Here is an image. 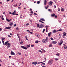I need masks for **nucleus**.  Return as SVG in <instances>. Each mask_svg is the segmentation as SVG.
<instances>
[{"mask_svg": "<svg viewBox=\"0 0 67 67\" xmlns=\"http://www.w3.org/2000/svg\"><path fill=\"white\" fill-rule=\"evenodd\" d=\"M46 40H47V41L48 40V37H46Z\"/></svg>", "mask_w": 67, "mask_h": 67, "instance_id": "3c124183", "label": "nucleus"}, {"mask_svg": "<svg viewBox=\"0 0 67 67\" xmlns=\"http://www.w3.org/2000/svg\"><path fill=\"white\" fill-rule=\"evenodd\" d=\"M29 33H30L31 34H33V33L32 32H31L30 31H29Z\"/></svg>", "mask_w": 67, "mask_h": 67, "instance_id": "79ce46f5", "label": "nucleus"}, {"mask_svg": "<svg viewBox=\"0 0 67 67\" xmlns=\"http://www.w3.org/2000/svg\"><path fill=\"white\" fill-rule=\"evenodd\" d=\"M59 36H62V34H59Z\"/></svg>", "mask_w": 67, "mask_h": 67, "instance_id": "338daca9", "label": "nucleus"}, {"mask_svg": "<svg viewBox=\"0 0 67 67\" xmlns=\"http://www.w3.org/2000/svg\"><path fill=\"white\" fill-rule=\"evenodd\" d=\"M33 11H32L31 12V13H33Z\"/></svg>", "mask_w": 67, "mask_h": 67, "instance_id": "774afa93", "label": "nucleus"}, {"mask_svg": "<svg viewBox=\"0 0 67 67\" xmlns=\"http://www.w3.org/2000/svg\"><path fill=\"white\" fill-rule=\"evenodd\" d=\"M26 26H27V25H29V23H28L26 24Z\"/></svg>", "mask_w": 67, "mask_h": 67, "instance_id": "cd10ccee", "label": "nucleus"}, {"mask_svg": "<svg viewBox=\"0 0 67 67\" xmlns=\"http://www.w3.org/2000/svg\"><path fill=\"white\" fill-rule=\"evenodd\" d=\"M44 5H46V2H47V1L46 0H44Z\"/></svg>", "mask_w": 67, "mask_h": 67, "instance_id": "ddd939ff", "label": "nucleus"}, {"mask_svg": "<svg viewBox=\"0 0 67 67\" xmlns=\"http://www.w3.org/2000/svg\"><path fill=\"white\" fill-rule=\"evenodd\" d=\"M37 62H33L32 63V64H33V65H36V64H37Z\"/></svg>", "mask_w": 67, "mask_h": 67, "instance_id": "f8f14e48", "label": "nucleus"}, {"mask_svg": "<svg viewBox=\"0 0 67 67\" xmlns=\"http://www.w3.org/2000/svg\"><path fill=\"white\" fill-rule=\"evenodd\" d=\"M53 2H52L51 1H50L49 3V5H52V3H53Z\"/></svg>", "mask_w": 67, "mask_h": 67, "instance_id": "6e6552de", "label": "nucleus"}, {"mask_svg": "<svg viewBox=\"0 0 67 67\" xmlns=\"http://www.w3.org/2000/svg\"><path fill=\"white\" fill-rule=\"evenodd\" d=\"M52 43L53 44H55L57 43V42H56V41H52Z\"/></svg>", "mask_w": 67, "mask_h": 67, "instance_id": "4468645a", "label": "nucleus"}, {"mask_svg": "<svg viewBox=\"0 0 67 67\" xmlns=\"http://www.w3.org/2000/svg\"><path fill=\"white\" fill-rule=\"evenodd\" d=\"M2 20H4V19L3 18H2Z\"/></svg>", "mask_w": 67, "mask_h": 67, "instance_id": "5fc2aeb1", "label": "nucleus"}, {"mask_svg": "<svg viewBox=\"0 0 67 67\" xmlns=\"http://www.w3.org/2000/svg\"><path fill=\"white\" fill-rule=\"evenodd\" d=\"M23 42H20V44H22V43H23Z\"/></svg>", "mask_w": 67, "mask_h": 67, "instance_id": "8fccbe9b", "label": "nucleus"}, {"mask_svg": "<svg viewBox=\"0 0 67 67\" xmlns=\"http://www.w3.org/2000/svg\"><path fill=\"white\" fill-rule=\"evenodd\" d=\"M61 11H63H63H64V10L63 9V8H62L61 9Z\"/></svg>", "mask_w": 67, "mask_h": 67, "instance_id": "c756f323", "label": "nucleus"}, {"mask_svg": "<svg viewBox=\"0 0 67 67\" xmlns=\"http://www.w3.org/2000/svg\"><path fill=\"white\" fill-rule=\"evenodd\" d=\"M51 16H52V17H54V16L55 15V14H54V13H53L51 14Z\"/></svg>", "mask_w": 67, "mask_h": 67, "instance_id": "dca6fc26", "label": "nucleus"}, {"mask_svg": "<svg viewBox=\"0 0 67 67\" xmlns=\"http://www.w3.org/2000/svg\"><path fill=\"white\" fill-rule=\"evenodd\" d=\"M42 62H38L37 63V64H40V63H41Z\"/></svg>", "mask_w": 67, "mask_h": 67, "instance_id": "4c0bfd02", "label": "nucleus"}, {"mask_svg": "<svg viewBox=\"0 0 67 67\" xmlns=\"http://www.w3.org/2000/svg\"><path fill=\"white\" fill-rule=\"evenodd\" d=\"M52 44L51 43L49 45V47H52Z\"/></svg>", "mask_w": 67, "mask_h": 67, "instance_id": "a211bd4d", "label": "nucleus"}, {"mask_svg": "<svg viewBox=\"0 0 67 67\" xmlns=\"http://www.w3.org/2000/svg\"><path fill=\"white\" fill-rule=\"evenodd\" d=\"M54 61V60L53 59H52L49 60L48 62V64H52V63H53V61Z\"/></svg>", "mask_w": 67, "mask_h": 67, "instance_id": "f03ea898", "label": "nucleus"}, {"mask_svg": "<svg viewBox=\"0 0 67 67\" xmlns=\"http://www.w3.org/2000/svg\"><path fill=\"white\" fill-rule=\"evenodd\" d=\"M37 26L38 27H39L40 28V25H39V24H37Z\"/></svg>", "mask_w": 67, "mask_h": 67, "instance_id": "4be33fe9", "label": "nucleus"}, {"mask_svg": "<svg viewBox=\"0 0 67 67\" xmlns=\"http://www.w3.org/2000/svg\"><path fill=\"white\" fill-rule=\"evenodd\" d=\"M9 42V41H7L5 42L4 43L5 45H6L7 48H10L11 46V43Z\"/></svg>", "mask_w": 67, "mask_h": 67, "instance_id": "f257e3e1", "label": "nucleus"}, {"mask_svg": "<svg viewBox=\"0 0 67 67\" xmlns=\"http://www.w3.org/2000/svg\"><path fill=\"white\" fill-rule=\"evenodd\" d=\"M50 39L51 40H53L54 39H53V38L51 37V38H50Z\"/></svg>", "mask_w": 67, "mask_h": 67, "instance_id": "de8ad7c7", "label": "nucleus"}, {"mask_svg": "<svg viewBox=\"0 0 67 67\" xmlns=\"http://www.w3.org/2000/svg\"><path fill=\"white\" fill-rule=\"evenodd\" d=\"M42 64L43 65H45V64L43 62H41Z\"/></svg>", "mask_w": 67, "mask_h": 67, "instance_id": "ea45409f", "label": "nucleus"}, {"mask_svg": "<svg viewBox=\"0 0 67 67\" xmlns=\"http://www.w3.org/2000/svg\"><path fill=\"white\" fill-rule=\"evenodd\" d=\"M18 9H21V7H18Z\"/></svg>", "mask_w": 67, "mask_h": 67, "instance_id": "a18cd8bd", "label": "nucleus"}, {"mask_svg": "<svg viewBox=\"0 0 67 67\" xmlns=\"http://www.w3.org/2000/svg\"><path fill=\"white\" fill-rule=\"evenodd\" d=\"M21 47L23 48V49H27V48L24 47V46H21Z\"/></svg>", "mask_w": 67, "mask_h": 67, "instance_id": "20e7f679", "label": "nucleus"}, {"mask_svg": "<svg viewBox=\"0 0 67 67\" xmlns=\"http://www.w3.org/2000/svg\"><path fill=\"white\" fill-rule=\"evenodd\" d=\"M46 32H47L48 31H47V28H46Z\"/></svg>", "mask_w": 67, "mask_h": 67, "instance_id": "e433bc0d", "label": "nucleus"}, {"mask_svg": "<svg viewBox=\"0 0 67 67\" xmlns=\"http://www.w3.org/2000/svg\"><path fill=\"white\" fill-rule=\"evenodd\" d=\"M56 55H57V56H59V53L57 54Z\"/></svg>", "mask_w": 67, "mask_h": 67, "instance_id": "72a5a7b5", "label": "nucleus"}, {"mask_svg": "<svg viewBox=\"0 0 67 67\" xmlns=\"http://www.w3.org/2000/svg\"><path fill=\"white\" fill-rule=\"evenodd\" d=\"M17 53L18 55H21V53L18 52Z\"/></svg>", "mask_w": 67, "mask_h": 67, "instance_id": "b1692460", "label": "nucleus"}, {"mask_svg": "<svg viewBox=\"0 0 67 67\" xmlns=\"http://www.w3.org/2000/svg\"><path fill=\"white\" fill-rule=\"evenodd\" d=\"M40 1H38L37 2V4H40Z\"/></svg>", "mask_w": 67, "mask_h": 67, "instance_id": "2f4dec72", "label": "nucleus"}, {"mask_svg": "<svg viewBox=\"0 0 67 67\" xmlns=\"http://www.w3.org/2000/svg\"><path fill=\"white\" fill-rule=\"evenodd\" d=\"M63 36H65L66 35V32H64L63 33Z\"/></svg>", "mask_w": 67, "mask_h": 67, "instance_id": "6ab92c4d", "label": "nucleus"}, {"mask_svg": "<svg viewBox=\"0 0 67 67\" xmlns=\"http://www.w3.org/2000/svg\"><path fill=\"white\" fill-rule=\"evenodd\" d=\"M44 43H46L47 42V40H45V41H44Z\"/></svg>", "mask_w": 67, "mask_h": 67, "instance_id": "5701e85b", "label": "nucleus"}, {"mask_svg": "<svg viewBox=\"0 0 67 67\" xmlns=\"http://www.w3.org/2000/svg\"><path fill=\"white\" fill-rule=\"evenodd\" d=\"M55 60H59V59L58 58H55Z\"/></svg>", "mask_w": 67, "mask_h": 67, "instance_id": "bb28decb", "label": "nucleus"}, {"mask_svg": "<svg viewBox=\"0 0 67 67\" xmlns=\"http://www.w3.org/2000/svg\"><path fill=\"white\" fill-rule=\"evenodd\" d=\"M16 26V24H15L14 25V26Z\"/></svg>", "mask_w": 67, "mask_h": 67, "instance_id": "13d9d810", "label": "nucleus"}, {"mask_svg": "<svg viewBox=\"0 0 67 67\" xmlns=\"http://www.w3.org/2000/svg\"><path fill=\"white\" fill-rule=\"evenodd\" d=\"M9 14H12V13H11V12H9Z\"/></svg>", "mask_w": 67, "mask_h": 67, "instance_id": "c03bdc74", "label": "nucleus"}, {"mask_svg": "<svg viewBox=\"0 0 67 67\" xmlns=\"http://www.w3.org/2000/svg\"><path fill=\"white\" fill-rule=\"evenodd\" d=\"M6 20H7V21H8V22H10V20H9V19H6Z\"/></svg>", "mask_w": 67, "mask_h": 67, "instance_id": "7c9ffc66", "label": "nucleus"}, {"mask_svg": "<svg viewBox=\"0 0 67 67\" xmlns=\"http://www.w3.org/2000/svg\"><path fill=\"white\" fill-rule=\"evenodd\" d=\"M30 11H32V9L30 8Z\"/></svg>", "mask_w": 67, "mask_h": 67, "instance_id": "69168bd1", "label": "nucleus"}, {"mask_svg": "<svg viewBox=\"0 0 67 67\" xmlns=\"http://www.w3.org/2000/svg\"><path fill=\"white\" fill-rule=\"evenodd\" d=\"M48 11H49L50 12H52V10L50 9H49L48 10Z\"/></svg>", "mask_w": 67, "mask_h": 67, "instance_id": "473e14b6", "label": "nucleus"}, {"mask_svg": "<svg viewBox=\"0 0 67 67\" xmlns=\"http://www.w3.org/2000/svg\"><path fill=\"white\" fill-rule=\"evenodd\" d=\"M45 31V29H44L43 30V31H42V32L43 33H44V31Z\"/></svg>", "mask_w": 67, "mask_h": 67, "instance_id": "49530a36", "label": "nucleus"}, {"mask_svg": "<svg viewBox=\"0 0 67 67\" xmlns=\"http://www.w3.org/2000/svg\"><path fill=\"white\" fill-rule=\"evenodd\" d=\"M5 40V38H2V41H3V40Z\"/></svg>", "mask_w": 67, "mask_h": 67, "instance_id": "f704fd0d", "label": "nucleus"}, {"mask_svg": "<svg viewBox=\"0 0 67 67\" xmlns=\"http://www.w3.org/2000/svg\"><path fill=\"white\" fill-rule=\"evenodd\" d=\"M44 27V25L42 24H41L40 25V27H39V28H42Z\"/></svg>", "mask_w": 67, "mask_h": 67, "instance_id": "9d476101", "label": "nucleus"}, {"mask_svg": "<svg viewBox=\"0 0 67 67\" xmlns=\"http://www.w3.org/2000/svg\"><path fill=\"white\" fill-rule=\"evenodd\" d=\"M51 35H52V32H50L48 34V36L49 37L50 36H51Z\"/></svg>", "mask_w": 67, "mask_h": 67, "instance_id": "9b49d317", "label": "nucleus"}, {"mask_svg": "<svg viewBox=\"0 0 67 67\" xmlns=\"http://www.w3.org/2000/svg\"><path fill=\"white\" fill-rule=\"evenodd\" d=\"M45 61H46V58H44Z\"/></svg>", "mask_w": 67, "mask_h": 67, "instance_id": "0e129e2a", "label": "nucleus"}, {"mask_svg": "<svg viewBox=\"0 0 67 67\" xmlns=\"http://www.w3.org/2000/svg\"><path fill=\"white\" fill-rule=\"evenodd\" d=\"M35 35L36 36H37V37L39 38H40V36L38 34H37V33H35Z\"/></svg>", "mask_w": 67, "mask_h": 67, "instance_id": "7ed1b4c3", "label": "nucleus"}, {"mask_svg": "<svg viewBox=\"0 0 67 67\" xmlns=\"http://www.w3.org/2000/svg\"><path fill=\"white\" fill-rule=\"evenodd\" d=\"M31 47H33V46H34V45L31 44Z\"/></svg>", "mask_w": 67, "mask_h": 67, "instance_id": "4d7b16f0", "label": "nucleus"}, {"mask_svg": "<svg viewBox=\"0 0 67 67\" xmlns=\"http://www.w3.org/2000/svg\"><path fill=\"white\" fill-rule=\"evenodd\" d=\"M39 52H40L41 53H43V51H41V50H40L38 51Z\"/></svg>", "mask_w": 67, "mask_h": 67, "instance_id": "a878e982", "label": "nucleus"}, {"mask_svg": "<svg viewBox=\"0 0 67 67\" xmlns=\"http://www.w3.org/2000/svg\"><path fill=\"white\" fill-rule=\"evenodd\" d=\"M12 55H15V53L13 52V51H11L10 53Z\"/></svg>", "mask_w": 67, "mask_h": 67, "instance_id": "423d86ee", "label": "nucleus"}, {"mask_svg": "<svg viewBox=\"0 0 67 67\" xmlns=\"http://www.w3.org/2000/svg\"><path fill=\"white\" fill-rule=\"evenodd\" d=\"M60 43H59V45H62V44H63V41H62V40H61L60 41Z\"/></svg>", "mask_w": 67, "mask_h": 67, "instance_id": "0eeeda50", "label": "nucleus"}, {"mask_svg": "<svg viewBox=\"0 0 67 67\" xmlns=\"http://www.w3.org/2000/svg\"><path fill=\"white\" fill-rule=\"evenodd\" d=\"M10 35H13V34H12V33H10Z\"/></svg>", "mask_w": 67, "mask_h": 67, "instance_id": "680f3d73", "label": "nucleus"}, {"mask_svg": "<svg viewBox=\"0 0 67 67\" xmlns=\"http://www.w3.org/2000/svg\"><path fill=\"white\" fill-rule=\"evenodd\" d=\"M19 35V34H17V35L19 40H20V37H19V35Z\"/></svg>", "mask_w": 67, "mask_h": 67, "instance_id": "c9c22d12", "label": "nucleus"}, {"mask_svg": "<svg viewBox=\"0 0 67 67\" xmlns=\"http://www.w3.org/2000/svg\"><path fill=\"white\" fill-rule=\"evenodd\" d=\"M48 8V5L47 7H45V8L46 9H47V8Z\"/></svg>", "mask_w": 67, "mask_h": 67, "instance_id": "412c9836", "label": "nucleus"}, {"mask_svg": "<svg viewBox=\"0 0 67 67\" xmlns=\"http://www.w3.org/2000/svg\"><path fill=\"white\" fill-rule=\"evenodd\" d=\"M63 31V29H60L59 30V31Z\"/></svg>", "mask_w": 67, "mask_h": 67, "instance_id": "393cba45", "label": "nucleus"}, {"mask_svg": "<svg viewBox=\"0 0 67 67\" xmlns=\"http://www.w3.org/2000/svg\"><path fill=\"white\" fill-rule=\"evenodd\" d=\"M2 31V28H0V31Z\"/></svg>", "mask_w": 67, "mask_h": 67, "instance_id": "864d4df0", "label": "nucleus"}, {"mask_svg": "<svg viewBox=\"0 0 67 67\" xmlns=\"http://www.w3.org/2000/svg\"><path fill=\"white\" fill-rule=\"evenodd\" d=\"M27 46L28 47H30V44L27 45Z\"/></svg>", "mask_w": 67, "mask_h": 67, "instance_id": "c85d7f7f", "label": "nucleus"}, {"mask_svg": "<svg viewBox=\"0 0 67 67\" xmlns=\"http://www.w3.org/2000/svg\"><path fill=\"white\" fill-rule=\"evenodd\" d=\"M39 21L40 22H41L42 23V21L41 20H39Z\"/></svg>", "mask_w": 67, "mask_h": 67, "instance_id": "052dcab7", "label": "nucleus"}, {"mask_svg": "<svg viewBox=\"0 0 67 67\" xmlns=\"http://www.w3.org/2000/svg\"><path fill=\"white\" fill-rule=\"evenodd\" d=\"M16 30H19V29L18 27H17L16 28Z\"/></svg>", "mask_w": 67, "mask_h": 67, "instance_id": "a19ab883", "label": "nucleus"}, {"mask_svg": "<svg viewBox=\"0 0 67 67\" xmlns=\"http://www.w3.org/2000/svg\"><path fill=\"white\" fill-rule=\"evenodd\" d=\"M13 15H15V13L13 12L12 14Z\"/></svg>", "mask_w": 67, "mask_h": 67, "instance_id": "58836bf2", "label": "nucleus"}, {"mask_svg": "<svg viewBox=\"0 0 67 67\" xmlns=\"http://www.w3.org/2000/svg\"><path fill=\"white\" fill-rule=\"evenodd\" d=\"M34 14L35 15H37V14H36V13H34Z\"/></svg>", "mask_w": 67, "mask_h": 67, "instance_id": "bf43d9fd", "label": "nucleus"}, {"mask_svg": "<svg viewBox=\"0 0 67 67\" xmlns=\"http://www.w3.org/2000/svg\"><path fill=\"white\" fill-rule=\"evenodd\" d=\"M45 27H47H47H48V26H45Z\"/></svg>", "mask_w": 67, "mask_h": 67, "instance_id": "e2e57ef3", "label": "nucleus"}, {"mask_svg": "<svg viewBox=\"0 0 67 67\" xmlns=\"http://www.w3.org/2000/svg\"><path fill=\"white\" fill-rule=\"evenodd\" d=\"M58 11L59 12L60 11V9L58 8Z\"/></svg>", "mask_w": 67, "mask_h": 67, "instance_id": "09e8293b", "label": "nucleus"}, {"mask_svg": "<svg viewBox=\"0 0 67 67\" xmlns=\"http://www.w3.org/2000/svg\"><path fill=\"white\" fill-rule=\"evenodd\" d=\"M55 18H57V16L56 15H55L54 16Z\"/></svg>", "mask_w": 67, "mask_h": 67, "instance_id": "37998d69", "label": "nucleus"}, {"mask_svg": "<svg viewBox=\"0 0 67 67\" xmlns=\"http://www.w3.org/2000/svg\"><path fill=\"white\" fill-rule=\"evenodd\" d=\"M54 8H56V5H54Z\"/></svg>", "mask_w": 67, "mask_h": 67, "instance_id": "6e6d98bb", "label": "nucleus"}, {"mask_svg": "<svg viewBox=\"0 0 67 67\" xmlns=\"http://www.w3.org/2000/svg\"><path fill=\"white\" fill-rule=\"evenodd\" d=\"M40 20H42V21H45V20L44 18H41L40 19Z\"/></svg>", "mask_w": 67, "mask_h": 67, "instance_id": "f3484780", "label": "nucleus"}, {"mask_svg": "<svg viewBox=\"0 0 67 67\" xmlns=\"http://www.w3.org/2000/svg\"><path fill=\"white\" fill-rule=\"evenodd\" d=\"M56 31L55 30H54L53 31V33H56Z\"/></svg>", "mask_w": 67, "mask_h": 67, "instance_id": "aec40b11", "label": "nucleus"}, {"mask_svg": "<svg viewBox=\"0 0 67 67\" xmlns=\"http://www.w3.org/2000/svg\"><path fill=\"white\" fill-rule=\"evenodd\" d=\"M64 49H67V47L66 46V45H64Z\"/></svg>", "mask_w": 67, "mask_h": 67, "instance_id": "2eb2a0df", "label": "nucleus"}, {"mask_svg": "<svg viewBox=\"0 0 67 67\" xmlns=\"http://www.w3.org/2000/svg\"><path fill=\"white\" fill-rule=\"evenodd\" d=\"M11 28V27H7L5 28V29H7V30H9Z\"/></svg>", "mask_w": 67, "mask_h": 67, "instance_id": "1a4fd4ad", "label": "nucleus"}, {"mask_svg": "<svg viewBox=\"0 0 67 67\" xmlns=\"http://www.w3.org/2000/svg\"><path fill=\"white\" fill-rule=\"evenodd\" d=\"M9 25H10V26H12V25H13V23H10L9 24Z\"/></svg>", "mask_w": 67, "mask_h": 67, "instance_id": "39448f33", "label": "nucleus"}, {"mask_svg": "<svg viewBox=\"0 0 67 67\" xmlns=\"http://www.w3.org/2000/svg\"><path fill=\"white\" fill-rule=\"evenodd\" d=\"M35 43H38V42L37 41H35Z\"/></svg>", "mask_w": 67, "mask_h": 67, "instance_id": "603ef678", "label": "nucleus"}]
</instances>
